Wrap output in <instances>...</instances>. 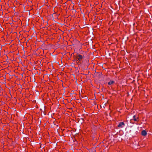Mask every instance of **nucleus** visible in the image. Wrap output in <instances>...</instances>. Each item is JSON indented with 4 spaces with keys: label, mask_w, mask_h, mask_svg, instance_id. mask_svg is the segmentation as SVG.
<instances>
[{
    "label": "nucleus",
    "mask_w": 152,
    "mask_h": 152,
    "mask_svg": "<svg viewBox=\"0 0 152 152\" xmlns=\"http://www.w3.org/2000/svg\"><path fill=\"white\" fill-rule=\"evenodd\" d=\"M147 132L145 130H143L141 132V134L142 135L145 136L147 135Z\"/></svg>",
    "instance_id": "nucleus-4"
},
{
    "label": "nucleus",
    "mask_w": 152,
    "mask_h": 152,
    "mask_svg": "<svg viewBox=\"0 0 152 152\" xmlns=\"http://www.w3.org/2000/svg\"><path fill=\"white\" fill-rule=\"evenodd\" d=\"M75 57H76L77 61H78L80 62L82 59L83 56L82 55L77 54L76 56Z\"/></svg>",
    "instance_id": "nucleus-2"
},
{
    "label": "nucleus",
    "mask_w": 152,
    "mask_h": 152,
    "mask_svg": "<svg viewBox=\"0 0 152 152\" xmlns=\"http://www.w3.org/2000/svg\"><path fill=\"white\" fill-rule=\"evenodd\" d=\"M139 121L138 117L136 115L133 116V119H131L130 120V122L131 123L134 124L133 121Z\"/></svg>",
    "instance_id": "nucleus-1"
},
{
    "label": "nucleus",
    "mask_w": 152,
    "mask_h": 152,
    "mask_svg": "<svg viewBox=\"0 0 152 152\" xmlns=\"http://www.w3.org/2000/svg\"><path fill=\"white\" fill-rule=\"evenodd\" d=\"M114 83V81L113 80H111L109 82L108 84L109 85H110L112 84H113Z\"/></svg>",
    "instance_id": "nucleus-5"
},
{
    "label": "nucleus",
    "mask_w": 152,
    "mask_h": 152,
    "mask_svg": "<svg viewBox=\"0 0 152 152\" xmlns=\"http://www.w3.org/2000/svg\"><path fill=\"white\" fill-rule=\"evenodd\" d=\"M125 125V124L123 122H120L118 126V127L119 128H122Z\"/></svg>",
    "instance_id": "nucleus-3"
}]
</instances>
